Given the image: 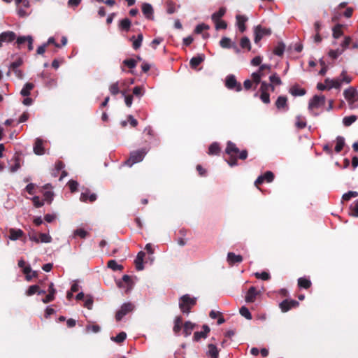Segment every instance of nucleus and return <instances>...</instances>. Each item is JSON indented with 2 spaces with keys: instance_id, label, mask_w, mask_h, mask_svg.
Wrapping results in <instances>:
<instances>
[{
  "instance_id": "59",
  "label": "nucleus",
  "mask_w": 358,
  "mask_h": 358,
  "mask_svg": "<svg viewBox=\"0 0 358 358\" xmlns=\"http://www.w3.org/2000/svg\"><path fill=\"white\" fill-rule=\"evenodd\" d=\"M209 26L208 24H206L204 23H201V24H198L195 29H194V31L196 34H201L203 30H207V29H209Z\"/></svg>"
},
{
  "instance_id": "61",
  "label": "nucleus",
  "mask_w": 358,
  "mask_h": 358,
  "mask_svg": "<svg viewBox=\"0 0 358 358\" xmlns=\"http://www.w3.org/2000/svg\"><path fill=\"white\" fill-rule=\"evenodd\" d=\"M38 290V285H31L26 291V294L27 296H31V295L37 293Z\"/></svg>"
},
{
  "instance_id": "42",
  "label": "nucleus",
  "mask_w": 358,
  "mask_h": 358,
  "mask_svg": "<svg viewBox=\"0 0 358 358\" xmlns=\"http://www.w3.org/2000/svg\"><path fill=\"white\" fill-rule=\"evenodd\" d=\"M333 36L334 38H338L343 35L342 25L337 24L333 28Z\"/></svg>"
},
{
  "instance_id": "53",
  "label": "nucleus",
  "mask_w": 358,
  "mask_h": 358,
  "mask_svg": "<svg viewBox=\"0 0 358 358\" xmlns=\"http://www.w3.org/2000/svg\"><path fill=\"white\" fill-rule=\"evenodd\" d=\"M357 120V117L355 115H351V116H348V117H345L343 120V124L345 125V126H350V124H352L354 122H355V120Z\"/></svg>"
},
{
  "instance_id": "40",
  "label": "nucleus",
  "mask_w": 358,
  "mask_h": 358,
  "mask_svg": "<svg viewBox=\"0 0 358 358\" xmlns=\"http://www.w3.org/2000/svg\"><path fill=\"white\" fill-rule=\"evenodd\" d=\"M220 45L223 48H230L232 47L233 43L229 38L223 37L220 41Z\"/></svg>"
},
{
  "instance_id": "47",
  "label": "nucleus",
  "mask_w": 358,
  "mask_h": 358,
  "mask_svg": "<svg viewBox=\"0 0 358 358\" xmlns=\"http://www.w3.org/2000/svg\"><path fill=\"white\" fill-rule=\"evenodd\" d=\"M285 49V45L280 43L274 48L273 52L276 55L281 56L284 53Z\"/></svg>"
},
{
  "instance_id": "54",
  "label": "nucleus",
  "mask_w": 358,
  "mask_h": 358,
  "mask_svg": "<svg viewBox=\"0 0 358 358\" xmlns=\"http://www.w3.org/2000/svg\"><path fill=\"white\" fill-rule=\"evenodd\" d=\"M88 235V233L87 231H85V229H77L76 230L74 231L73 232V236H80V238H85Z\"/></svg>"
},
{
  "instance_id": "49",
  "label": "nucleus",
  "mask_w": 358,
  "mask_h": 358,
  "mask_svg": "<svg viewBox=\"0 0 358 358\" xmlns=\"http://www.w3.org/2000/svg\"><path fill=\"white\" fill-rule=\"evenodd\" d=\"M240 45L242 48H246L248 50H250L251 48L250 41L248 37H243L241 39Z\"/></svg>"
},
{
  "instance_id": "2",
  "label": "nucleus",
  "mask_w": 358,
  "mask_h": 358,
  "mask_svg": "<svg viewBox=\"0 0 358 358\" xmlns=\"http://www.w3.org/2000/svg\"><path fill=\"white\" fill-rule=\"evenodd\" d=\"M225 152L230 157V160L228 161V164L231 166L237 164L236 160L238 157L241 159H245L248 157V152L246 150L240 151L236 145L231 141L227 143Z\"/></svg>"
},
{
  "instance_id": "64",
  "label": "nucleus",
  "mask_w": 358,
  "mask_h": 358,
  "mask_svg": "<svg viewBox=\"0 0 358 358\" xmlns=\"http://www.w3.org/2000/svg\"><path fill=\"white\" fill-rule=\"evenodd\" d=\"M23 63L22 58H18L16 61L10 64L9 69H18V67Z\"/></svg>"
},
{
  "instance_id": "30",
  "label": "nucleus",
  "mask_w": 358,
  "mask_h": 358,
  "mask_svg": "<svg viewBox=\"0 0 358 358\" xmlns=\"http://www.w3.org/2000/svg\"><path fill=\"white\" fill-rule=\"evenodd\" d=\"M22 271L25 274L26 280L27 281L31 280L36 275V272L33 271L29 266H24Z\"/></svg>"
},
{
  "instance_id": "37",
  "label": "nucleus",
  "mask_w": 358,
  "mask_h": 358,
  "mask_svg": "<svg viewBox=\"0 0 358 358\" xmlns=\"http://www.w3.org/2000/svg\"><path fill=\"white\" fill-rule=\"evenodd\" d=\"M306 92V90L300 87L299 85H292V96H303Z\"/></svg>"
},
{
  "instance_id": "13",
  "label": "nucleus",
  "mask_w": 358,
  "mask_h": 358,
  "mask_svg": "<svg viewBox=\"0 0 358 358\" xmlns=\"http://www.w3.org/2000/svg\"><path fill=\"white\" fill-rule=\"evenodd\" d=\"M325 98L324 96H315L309 103L310 108H318L324 104Z\"/></svg>"
},
{
  "instance_id": "39",
  "label": "nucleus",
  "mask_w": 358,
  "mask_h": 358,
  "mask_svg": "<svg viewBox=\"0 0 358 358\" xmlns=\"http://www.w3.org/2000/svg\"><path fill=\"white\" fill-rule=\"evenodd\" d=\"M13 162H14V164L10 166V171L11 173H15L17 171H18V169L20 168L21 165H20V157L18 156H15L14 157V158L13 159Z\"/></svg>"
},
{
  "instance_id": "10",
  "label": "nucleus",
  "mask_w": 358,
  "mask_h": 358,
  "mask_svg": "<svg viewBox=\"0 0 358 358\" xmlns=\"http://www.w3.org/2000/svg\"><path fill=\"white\" fill-rule=\"evenodd\" d=\"M271 30L261 26L255 29V42L258 43L264 36L269 35Z\"/></svg>"
},
{
  "instance_id": "5",
  "label": "nucleus",
  "mask_w": 358,
  "mask_h": 358,
  "mask_svg": "<svg viewBox=\"0 0 358 358\" xmlns=\"http://www.w3.org/2000/svg\"><path fill=\"white\" fill-rule=\"evenodd\" d=\"M345 99L349 103L351 108H355L357 106V101L358 100V92L353 87L346 89L343 92Z\"/></svg>"
},
{
  "instance_id": "19",
  "label": "nucleus",
  "mask_w": 358,
  "mask_h": 358,
  "mask_svg": "<svg viewBox=\"0 0 358 358\" xmlns=\"http://www.w3.org/2000/svg\"><path fill=\"white\" fill-rule=\"evenodd\" d=\"M145 256V252L140 251L135 259L136 268L138 271H142L144 268L143 259Z\"/></svg>"
},
{
  "instance_id": "20",
  "label": "nucleus",
  "mask_w": 358,
  "mask_h": 358,
  "mask_svg": "<svg viewBox=\"0 0 358 358\" xmlns=\"http://www.w3.org/2000/svg\"><path fill=\"white\" fill-rule=\"evenodd\" d=\"M43 189H45V192L43 193L44 199L46 201L51 203L52 201L53 200V197H54V193L51 190V189H52L51 185L50 184L45 185L43 186Z\"/></svg>"
},
{
  "instance_id": "33",
  "label": "nucleus",
  "mask_w": 358,
  "mask_h": 358,
  "mask_svg": "<svg viewBox=\"0 0 358 358\" xmlns=\"http://www.w3.org/2000/svg\"><path fill=\"white\" fill-rule=\"evenodd\" d=\"M295 126L299 129H303L306 127V120L304 117L299 115L296 117Z\"/></svg>"
},
{
  "instance_id": "25",
  "label": "nucleus",
  "mask_w": 358,
  "mask_h": 358,
  "mask_svg": "<svg viewBox=\"0 0 358 358\" xmlns=\"http://www.w3.org/2000/svg\"><path fill=\"white\" fill-rule=\"evenodd\" d=\"M227 261L230 264L240 263L243 261V257L239 255H236L233 252H229L227 255Z\"/></svg>"
},
{
  "instance_id": "63",
  "label": "nucleus",
  "mask_w": 358,
  "mask_h": 358,
  "mask_svg": "<svg viewBox=\"0 0 358 358\" xmlns=\"http://www.w3.org/2000/svg\"><path fill=\"white\" fill-rule=\"evenodd\" d=\"M100 331V327L99 325H88L86 327V331L87 333L93 332L97 333Z\"/></svg>"
},
{
  "instance_id": "31",
  "label": "nucleus",
  "mask_w": 358,
  "mask_h": 358,
  "mask_svg": "<svg viewBox=\"0 0 358 358\" xmlns=\"http://www.w3.org/2000/svg\"><path fill=\"white\" fill-rule=\"evenodd\" d=\"M143 39V36L142 34H139L136 38H135L134 36L131 38V40L133 41V48L134 50H137L141 46Z\"/></svg>"
},
{
  "instance_id": "56",
  "label": "nucleus",
  "mask_w": 358,
  "mask_h": 358,
  "mask_svg": "<svg viewBox=\"0 0 358 358\" xmlns=\"http://www.w3.org/2000/svg\"><path fill=\"white\" fill-rule=\"evenodd\" d=\"M215 23L216 29H224L227 28V24L225 21L218 20L217 21H213Z\"/></svg>"
},
{
  "instance_id": "22",
  "label": "nucleus",
  "mask_w": 358,
  "mask_h": 358,
  "mask_svg": "<svg viewBox=\"0 0 358 358\" xmlns=\"http://www.w3.org/2000/svg\"><path fill=\"white\" fill-rule=\"evenodd\" d=\"M80 199L83 202H86L87 200L90 202H93L96 199V195L94 193L90 194L89 191L87 190L81 193Z\"/></svg>"
},
{
  "instance_id": "36",
  "label": "nucleus",
  "mask_w": 358,
  "mask_h": 358,
  "mask_svg": "<svg viewBox=\"0 0 358 358\" xmlns=\"http://www.w3.org/2000/svg\"><path fill=\"white\" fill-rule=\"evenodd\" d=\"M131 21L128 18H124L120 21L119 27L120 29L129 31L131 27Z\"/></svg>"
},
{
  "instance_id": "6",
  "label": "nucleus",
  "mask_w": 358,
  "mask_h": 358,
  "mask_svg": "<svg viewBox=\"0 0 358 358\" xmlns=\"http://www.w3.org/2000/svg\"><path fill=\"white\" fill-rule=\"evenodd\" d=\"M271 71V65L268 64H263L260 66L259 71L257 72H254L252 73V81L257 85L260 81L261 78L265 76V73H269Z\"/></svg>"
},
{
  "instance_id": "58",
  "label": "nucleus",
  "mask_w": 358,
  "mask_h": 358,
  "mask_svg": "<svg viewBox=\"0 0 358 358\" xmlns=\"http://www.w3.org/2000/svg\"><path fill=\"white\" fill-rule=\"evenodd\" d=\"M34 206L36 208L42 207L44 205V201L41 200L40 197L38 196H35L31 199Z\"/></svg>"
},
{
  "instance_id": "12",
  "label": "nucleus",
  "mask_w": 358,
  "mask_h": 358,
  "mask_svg": "<svg viewBox=\"0 0 358 358\" xmlns=\"http://www.w3.org/2000/svg\"><path fill=\"white\" fill-rule=\"evenodd\" d=\"M15 38V34L13 31H4L0 34V47L3 43H10Z\"/></svg>"
},
{
  "instance_id": "1",
  "label": "nucleus",
  "mask_w": 358,
  "mask_h": 358,
  "mask_svg": "<svg viewBox=\"0 0 358 358\" xmlns=\"http://www.w3.org/2000/svg\"><path fill=\"white\" fill-rule=\"evenodd\" d=\"M352 78L349 76L345 71H343L340 78L336 79L327 78L324 83H318L317 89L320 90H331L332 88L340 89L343 84H349Z\"/></svg>"
},
{
  "instance_id": "18",
  "label": "nucleus",
  "mask_w": 358,
  "mask_h": 358,
  "mask_svg": "<svg viewBox=\"0 0 358 358\" xmlns=\"http://www.w3.org/2000/svg\"><path fill=\"white\" fill-rule=\"evenodd\" d=\"M142 12L146 18L150 20L153 19V8L151 4L148 3H143Z\"/></svg>"
},
{
  "instance_id": "27",
  "label": "nucleus",
  "mask_w": 358,
  "mask_h": 358,
  "mask_svg": "<svg viewBox=\"0 0 358 358\" xmlns=\"http://www.w3.org/2000/svg\"><path fill=\"white\" fill-rule=\"evenodd\" d=\"M204 60L203 55H199L196 57H194L190 59L189 64L191 67H197Z\"/></svg>"
},
{
  "instance_id": "29",
  "label": "nucleus",
  "mask_w": 358,
  "mask_h": 358,
  "mask_svg": "<svg viewBox=\"0 0 358 358\" xmlns=\"http://www.w3.org/2000/svg\"><path fill=\"white\" fill-rule=\"evenodd\" d=\"M182 321V317L180 316H177L174 320V326L173 328V331L177 335L179 334V333L181 330Z\"/></svg>"
},
{
  "instance_id": "48",
  "label": "nucleus",
  "mask_w": 358,
  "mask_h": 358,
  "mask_svg": "<svg viewBox=\"0 0 358 358\" xmlns=\"http://www.w3.org/2000/svg\"><path fill=\"white\" fill-rule=\"evenodd\" d=\"M350 214L354 217H358V199L350 206Z\"/></svg>"
},
{
  "instance_id": "32",
  "label": "nucleus",
  "mask_w": 358,
  "mask_h": 358,
  "mask_svg": "<svg viewBox=\"0 0 358 358\" xmlns=\"http://www.w3.org/2000/svg\"><path fill=\"white\" fill-rule=\"evenodd\" d=\"M279 308L282 313H286L291 309V301L287 299H284L279 303Z\"/></svg>"
},
{
  "instance_id": "43",
  "label": "nucleus",
  "mask_w": 358,
  "mask_h": 358,
  "mask_svg": "<svg viewBox=\"0 0 358 358\" xmlns=\"http://www.w3.org/2000/svg\"><path fill=\"white\" fill-rule=\"evenodd\" d=\"M240 314L244 317L245 318H246L247 320H251L252 319V315L249 310V309L245 307V306H242L241 308H240Z\"/></svg>"
},
{
  "instance_id": "44",
  "label": "nucleus",
  "mask_w": 358,
  "mask_h": 358,
  "mask_svg": "<svg viewBox=\"0 0 358 358\" xmlns=\"http://www.w3.org/2000/svg\"><path fill=\"white\" fill-rule=\"evenodd\" d=\"M108 267L113 271H119L122 269V266L117 263L115 260H110L108 262Z\"/></svg>"
},
{
  "instance_id": "38",
  "label": "nucleus",
  "mask_w": 358,
  "mask_h": 358,
  "mask_svg": "<svg viewBox=\"0 0 358 358\" xmlns=\"http://www.w3.org/2000/svg\"><path fill=\"white\" fill-rule=\"evenodd\" d=\"M344 145H345L344 138H343L341 136H338L336 138V145L335 146V151L336 152H340L343 150Z\"/></svg>"
},
{
  "instance_id": "4",
  "label": "nucleus",
  "mask_w": 358,
  "mask_h": 358,
  "mask_svg": "<svg viewBox=\"0 0 358 358\" xmlns=\"http://www.w3.org/2000/svg\"><path fill=\"white\" fill-rule=\"evenodd\" d=\"M147 152L148 151L145 149H141L131 152L130 157L125 162V164L129 166H132L134 164L143 161Z\"/></svg>"
},
{
  "instance_id": "9",
  "label": "nucleus",
  "mask_w": 358,
  "mask_h": 358,
  "mask_svg": "<svg viewBox=\"0 0 358 358\" xmlns=\"http://www.w3.org/2000/svg\"><path fill=\"white\" fill-rule=\"evenodd\" d=\"M134 306L131 303L128 302L123 303L116 313V320H121L127 314L131 312L134 310Z\"/></svg>"
},
{
  "instance_id": "3",
  "label": "nucleus",
  "mask_w": 358,
  "mask_h": 358,
  "mask_svg": "<svg viewBox=\"0 0 358 358\" xmlns=\"http://www.w3.org/2000/svg\"><path fill=\"white\" fill-rule=\"evenodd\" d=\"M196 303V297H191L189 294H185L179 299V308L182 313L188 315Z\"/></svg>"
},
{
  "instance_id": "35",
  "label": "nucleus",
  "mask_w": 358,
  "mask_h": 358,
  "mask_svg": "<svg viewBox=\"0 0 358 358\" xmlns=\"http://www.w3.org/2000/svg\"><path fill=\"white\" fill-rule=\"evenodd\" d=\"M298 285L301 288L308 289L311 285V282L306 278H300L298 280Z\"/></svg>"
},
{
  "instance_id": "41",
  "label": "nucleus",
  "mask_w": 358,
  "mask_h": 358,
  "mask_svg": "<svg viewBox=\"0 0 358 358\" xmlns=\"http://www.w3.org/2000/svg\"><path fill=\"white\" fill-rule=\"evenodd\" d=\"M220 152V147L217 143H212L208 148V154L210 155H216Z\"/></svg>"
},
{
  "instance_id": "23",
  "label": "nucleus",
  "mask_w": 358,
  "mask_h": 358,
  "mask_svg": "<svg viewBox=\"0 0 358 358\" xmlns=\"http://www.w3.org/2000/svg\"><path fill=\"white\" fill-rule=\"evenodd\" d=\"M195 327V324L190 321L185 322L183 326V334L185 337H187L192 334V331Z\"/></svg>"
},
{
  "instance_id": "34",
  "label": "nucleus",
  "mask_w": 358,
  "mask_h": 358,
  "mask_svg": "<svg viewBox=\"0 0 358 358\" xmlns=\"http://www.w3.org/2000/svg\"><path fill=\"white\" fill-rule=\"evenodd\" d=\"M226 13V8L224 7H222L219 9L218 11L214 13L212 16L211 19L213 21H217L218 20H221L222 17Z\"/></svg>"
},
{
  "instance_id": "28",
  "label": "nucleus",
  "mask_w": 358,
  "mask_h": 358,
  "mask_svg": "<svg viewBox=\"0 0 358 358\" xmlns=\"http://www.w3.org/2000/svg\"><path fill=\"white\" fill-rule=\"evenodd\" d=\"M34 85L31 83H27L20 91V94L23 96H28L31 91L33 90Z\"/></svg>"
},
{
  "instance_id": "15",
  "label": "nucleus",
  "mask_w": 358,
  "mask_h": 358,
  "mask_svg": "<svg viewBox=\"0 0 358 358\" xmlns=\"http://www.w3.org/2000/svg\"><path fill=\"white\" fill-rule=\"evenodd\" d=\"M24 235V232L20 229L10 228L9 229L8 238L11 241H16L20 239Z\"/></svg>"
},
{
  "instance_id": "52",
  "label": "nucleus",
  "mask_w": 358,
  "mask_h": 358,
  "mask_svg": "<svg viewBox=\"0 0 358 358\" xmlns=\"http://www.w3.org/2000/svg\"><path fill=\"white\" fill-rule=\"evenodd\" d=\"M109 91L113 95L117 94L120 92L118 82L111 84L109 87Z\"/></svg>"
},
{
  "instance_id": "16",
  "label": "nucleus",
  "mask_w": 358,
  "mask_h": 358,
  "mask_svg": "<svg viewBox=\"0 0 358 358\" xmlns=\"http://www.w3.org/2000/svg\"><path fill=\"white\" fill-rule=\"evenodd\" d=\"M203 331H196L194 334L193 339L194 341H199L201 338H206L208 336V334L210 331V328L207 325L203 326Z\"/></svg>"
},
{
  "instance_id": "11",
  "label": "nucleus",
  "mask_w": 358,
  "mask_h": 358,
  "mask_svg": "<svg viewBox=\"0 0 358 358\" xmlns=\"http://www.w3.org/2000/svg\"><path fill=\"white\" fill-rule=\"evenodd\" d=\"M274 179L273 173L268 171L264 174L259 176L256 180L255 181V185L258 186L259 185L263 183L264 182H271Z\"/></svg>"
},
{
  "instance_id": "57",
  "label": "nucleus",
  "mask_w": 358,
  "mask_h": 358,
  "mask_svg": "<svg viewBox=\"0 0 358 358\" xmlns=\"http://www.w3.org/2000/svg\"><path fill=\"white\" fill-rule=\"evenodd\" d=\"M133 94L138 97H141L144 94L143 87L141 86H136L133 89Z\"/></svg>"
},
{
  "instance_id": "7",
  "label": "nucleus",
  "mask_w": 358,
  "mask_h": 358,
  "mask_svg": "<svg viewBox=\"0 0 358 358\" xmlns=\"http://www.w3.org/2000/svg\"><path fill=\"white\" fill-rule=\"evenodd\" d=\"M273 91L274 87L271 85H269L265 82H262L261 87H260V91H261V95L260 99L264 103H270V96L268 94V91Z\"/></svg>"
},
{
  "instance_id": "46",
  "label": "nucleus",
  "mask_w": 358,
  "mask_h": 358,
  "mask_svg": "<svg viewBox=\"0 0 358 358\" xmlns=\"http://www.w3.org/2000/svg\"><path fill=\"white\" fill-rule=\"evenodd\" d=\"M357 196H358V192H356V191H349L348 192L345 193L343 195L342 199L344 201H349L352 198L357 197Z\"/></svg>"
},
{
  "instance_id": "8",
  "label": "nucleus",
  "mask_w": 358,
  "mask_h": 358,
  "mask_svg": "<svg viewBox=\"0 0 358 358\" xmlns=\"http://www.w3.org/2000/svg\"><path fill=\"white\" fill-rule=\"evenodd\" d=\"M225 86L229 90H234L236 92H241L242 90L241 84L237 82L236 78L234 75H229L226 77Z\"/></svg>"
},
{
  "instance_id": "14",
  "label": "nucleus",
  "mask_w": 358,
  "mask_h": 358,
  "mask_svg": "<svg viewBox=\"0 0 358 358\" xmlns=\"http://www.w3.org/2000/svg\"><path fill=\"white\" fill-rule=\"evenodd\" d=\"M258 294L259 292L256 290L255 287H251L246 293L245 300L247 303H253Z\"/></svg>"
},
{
  "instance_id": "60",
  "label": "nucleus",
  "mask_w": 358,
  "mask_h": 358,
  "mask_svg": "<svg viewBox=\"0 0 358 358\" xmlns=\"http://www.w3.org/2000/svg\"><path fill=\"white\" fill-rule=\"evenodd\" d=\"M269 79L271 83V85H273V87H274V85H280L281 84L280 78L276 74H273V75L269 77Z\"/></svg>"
},
{
  "instance_id": "51",
  "label": "nucleus",
  "mask_w": 358,
  "mask_h": 358,
  "mask_svg": "<svg viewBox=\"0 0 358 358\" xmlns=\"http://www.w3.org/2000/svg\"><path fill=\"white\" fill-rule=\"evenodd\" d=\"M39 241L41 243H48L52 241V237L48 234L41 233L39 234Z\"/></svg>"
},
{
  "instance_id": "50",
  "label": "nucleus",
  "mask_w": 358,
  "mask_h": 358,
  "mask_svg": "<svg viewBox=\"0 0 358 358\" xmlns=\"http://www.w3.org/2000/svg\"><path fill=\"white\" fill-rule=\"evenodd\" d=\"M127 338V334L125 332H120L115 337H112L111 339L116 343H122Z\"/></svg>"
},
{
  "instance_id": "62",
  "label": "nucleus",
  "mask_w": 358,
  "mask_h": 358,
  "mask_svg": "<svg viewBox=\"0 0 358 358\" xmlns=\"http://www.w3.org/2000/svg\"><path fill=\"white\" fill-rule=\"evenodd\" d=\"M123 64L127 66L129 69H134L136 66V61L134 59H125Z\"/></svg>"
},
{
  "instance_id": "45",
  "label": "nucleus",
  "mask_w": 358,
  "mask_h": 358,
  "mask_svg": "<svg viewBox=\"0 0 358 358\" xmlns=\"http://www.w3.org/2000/svg\"><path fill=\"white\" fill-rule=\"evenodd\" d=\"M255 275L257 278L261 279L263 280H268L271 278V275L268 272L262 271V272H256Z\"/></svg>"
},
{
  "instance_id": "24",
  "label": "nucleus",
  "mask_w": 358,
  "mask_h": 358,
  "mask_svg": "<svg viewBox=\"0 0 358 358\" xmlns=\"http://www.w3.org/2000/svg\"><path fill=\"white\" fill-rule=\"evenodd\" d=\"M248 20V18L243 15L236 16V25L241 32H243L245 30V23Z\"/></svg>"
},
{
  "instance_id": "21",
  "label": "nucleus",
  "mask_w": 358,
  "mask_h": 358,
  "mask_svg": "<svg viewBox=\"0 0 358 358\" xmlns=\"http://www.w3.org/2000/svg\"><path fill=\"white\" fill-rule=\"evenodd\" d=\"M34 152L38 155H42L45 153L44 148L43 146V141L41 138H36L34 145Z\"/></svg>"
},
{
  "instance_id": "55",
  "label": "nucleus",
  "mask_w": 358,
  "mask_h": 358,
  "mask_svg": "<svg viewBox=\"0 0 358 358\" xmlns=\"http://www.w3.org/2000/svg\"><path fill=\"white\" fill-rule=\"evenodd\" d=\"M343 52V50L336 49L331 50L329 52V56L332 59H336L339 55Z\"/></svg>"
},
{
  "instance_id": "26",
  "label": "nucleus",
  "mask_w": 358,
  "mask_h": 358,
  "mask_svg": "<svg viewBox=\"0 0 358 358\" xmlns=\"http://www.w3.org/2000/svg\"><path fill=\"white\" fill-rule=\"evenodd\" d=\"M218 350L217 347L213 344H209L208 345L207 355L210 358H218Z\"/></svg>"
},
{
  "instance_id": "17",
  "label": "nucleus",
  "mask_w": 358,
  "mask_h": 358,
  "mask_svg": "<svg viewBox=\"0 0 358 358\" xmlns=\"http://www.w3.org/2000/svg\"><path fill=\"white\" fill-rule=\"evenodd\" d=\"M275 106L279 110H287V99L285 96H279L275 101Z\"/></svg>"
}]
</instances>
